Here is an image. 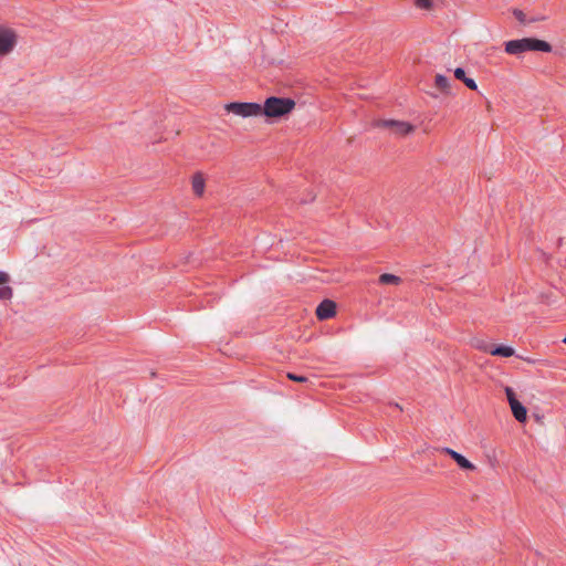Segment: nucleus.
Instances as JSON below:
<instances>
[{
	"mask_svg": "<svg viewBox=\"0 0 566 566\" xmlns=\"http://www.w3.org/2000/svg\"><path fill=\"white\" fill-rule=\"evenodd\" d=\"M513 15H514V17H515V19H516L517 21H520L522 24H526V23H528V22H530V21H527L525 13H524L522 10H520V9H514V10H513Z\"/></svg>",
	"mask_w": 566,
	"mask_h": 566,
	"instance_id": "16",
	"label": "nucleus"
},
{
	"mask_svg": "<svg viewBox=\"0 0 566 566\" xmlns=\"http://www.w3.org/2000/svg\"><path fill=\"white\" fill-rule=\"evenodd\" d=\"M475 347L482 352H485V353H489L490 354V349H492V346L489 345L484 340H476L475 343Z\"/></svg>",
	"mask_w": 566,
	"mask_h": 566,
	"instance_id": "18",
	"label": "nucleus"
},
{
	"mask_svg": "<svg viewBox=\"0 0 566 566\" xmlns=\"http://www.w3.org/2000/svg\"><path fill=\"white\" fill-rule=\"evenodd\" d=\"M224 108L244 118L262 115V105L254 102H232L227 104Z\"/></svg>",
	"mask_w": 566,
	"mask_h": 566,
	"instance_id": "3",
	"label": "nucleus"
},
{
	"mask_svg": "<svg viewBox=\"0 0 566 566\" xmlns=\"http://www.w3.org/2000/svg\"><path fill=\"white\" fill-rule=\"evenodd\" d=\"M562 342H563L564 344H566V336L563 338V340H562Z\"/></svg>",
	"mask_w": 566,
	"mask_h": 566,
	"instance_id": "23",
	"label": "nucleus"
},
{
	"mask_svg": "<svg viewBox=\"0 0 566 566\" xmlns=\"http://www.w3.org/2000/svg\"><path fill=\"white\" fill-rule=\"evenodd\" d=\"M490 354L493 356L511 357L515 354L514 348L506 345L492 346Z\"/></svg>",
	"mask_w": 566,
	"mask_h": 566,
	"instance_id": "10",
	"label": "nucleus"
},
{
	"mask_svg": "<svg viewBox=\"0 0 566 566\" xmlns=\"http://www.w3.org/2000/svg\"><path fill=\"white\" fill-rule=\"evenodd\" d=\"M454 77L459 81H462L464 85L470 90H478V85L472 77H468L465 71L462 67H457L454 70Z\"/></svg>",
	"mask_w": 566,
	"mask_h": 566,
	"instance_id": "8",
	"label": "nucleus"
},
{
	"mask_svg": "<svg viewBox=\"0 0 566 566\" xmlns=\"http://www.w3.org/2000/svg\"><path fill=\"white\" fill-rule=\"evenodd\" d=\"M315 313L319 321L329 319L336 315V303L326 298L317 305Z\"/></svg>",
	"mask_w": 566,
	"mask_h": 566,
	"instance_id": "5",
	"label": "nucleus"
},
{
	"mask_svg": "<svg viewBox=\"0 0 566 566\" xmlns=\"http://www.w3.org/2000/svg\"><path fill=\"white\" fill-rule=\"evenodd\" d=\"M415 4L420 9L429 10L432 8V0H415Z\"/></svg>",
	"mask_w": 566,
	"mask_h": 566,
	"instance_id": "17",
	"label": "nucleus"
},
{
	"mask_svg": "<svg viewBox=\"0 0 566 566\" xmlns=\"http://www.w3.org/2000/svg\"><path fill=\"white\" fill-rule=\"evenodd\" d=\"M505 395H506V398H507L510 405L512 403V401L517 400L515 392H514L513 388H511V387L505 388Z\"/></svg>",
	"mask_w": 566,
	"mask_h": 566,
	"instance_id": "20",
	"label": "nucleus"
},
{
	"mask_svg": "<svg viewBox=\"0 0 566 566\" xmlns=\"http://www.w3.org/2000/svg\"><path fill=\"white\" fill-rule=\"evenodd\" d=\"M434 85L441 93L448 94L450 90V80L442 74H437Z\"/></svg>",
	"mask_w": 566,
	"mask_h": 566,
	"instance_id": "11",
	"label": "nucleus"
},
{
	"mask_svg": "<svg viewBox=\"0 0 566 566\" xmlns=\"http://www.w3.org/2000/svg\"><path fill=\"white\" fill-rule=\"evenodd\" d=\"M10 282V275L7 272L0 271V285L8 284Z\"/></svg>",
	"mask_w": 566,
	"mask_h": 566,
	"instance_id": "21",
	"label": "nucleus"
},
{
	"mask_svg": "<svg viewBox=\"0 0 566 566\" xmlns=\"http://www.w3.org/2000/svg\"><path fill=\"white\" fill-rule=\"evenodd\" d=\"M442 452L449 454L461 469H463V470H474L475 469V465L472 462H470L461 453H459L450 448H447V447L442 449Z\"/></svg>",
	"mask_w": 566,
	"mask_h": 566,
	"instance_id": "6",
	"label": "nucleus"
},
{
	"mask_svg": "<svg viewBox=\"0 0 566 566\" xmlns=\"http://www.w3.org/2000/svg\"><path fill=\"white\" fill-rule=\"evenodd\" d=\"M380 284H392L398 285L401 282V279L395 274L384 273L378 279Z\"/></svg>",
	"mask_w": 566,
	"mask_h": 566,
	"instance_id": "13",
	"label": "nucleus"
},
{
	"mask_svg": "<svg viewBox=\"0 0 566 566\" xmlns=\"http://www.w3.org/2000/svg\"><path fill=\"white\" fill-rule=\"evenodd\" d=\"M192 190L197 196H201L205 190V179L200 174H197L192 178Z\"/></svg>",
	"mask_w": 566,
	"mask_h": 566,
	"instance_id": "12",
	"label": "nucleus"
},
{
	"mask_svg": "<svg viewBox=\"0 0 566 566\" xmlns=\"http://www.w3.org/2000/svg\"><path fill=\"white\" fill-rule=\"evenodd\" d=\"M17 44V35L10 29H0V55H7L13 51Z\"/></svg>",
	"mask_w": 566,
	"mask_h": 566,
	"instance_id": "4",
	"label": "nucleus"
},
{
	"mask_svg": "<svg viewBox=\"0 0 566 566\" xmlns=\"http://www.w3.org/2000/svg\"><path fill=\"white\" fill-rule=\"evenodd\" d=\"M396 119H378L375 122L376 127L387 128L392 132V128L397 125Z\"/></svg>",
	"mask_w": 566,
	"mask_h": 566,
	"instance_id": "15",
	"label": "nucleus"
},
{
	"mask_svg": "<svg viewBox=\"0 0 566 566\" xmlns=\"http://www.w3.org/2000/svg\"><path fill=\"white\" fill-rule=\"evenodd\" d=\"M13 296V290L11 286L3 284L0 285V300L1 301H9Z\"/></svg>",
	"mask_w": 566,
	"mask_h": 566,
	"instance_id": "14",
	"label": "nucleus"
},
{
	"mask_svg": "<svg viewBox=\"0 0 566 566\" xmlns=\"http://www.w3.org/2000/svg\"><path fill=\"white\" fill-rule=\"evenodd\" d=\"M413 129H415V127L410 123L403 122V120H398L397 125L392 128L391 133H394L397 136H406V135L412 133Z\"/></svg>",
	"mask_w": 566,
	"mask_h": 566,
	"instance_id": "9",
	"label": "nucleus"
},
{
	"mask_svg": "<svg viewBox=\"0 0 566 566\" xmlns=\"http://www.w3.org/2000/svg\"><path fill=\"white\" fill-rule=\"evenodd\" d=\"M552 45L536 38H523L505 42V52L511 55H520L527 51L552 52Z\"/></svg>",
	"mask_w": 566,
	"mask_h": 566,
	"instance_id": "1",
	"label": "nucleus"
},
{
	"mask_svg": "<svg viewBox=\"0 0 566 566\" xmlns=\"http://www.w3.org/2000/svg\"><path fill=\"white\" fill-rule=\"evenodd\" d=\"M514 418L518 422H525L527 419V409L518 401L514 400L510 405Z\"/></svg>",
	"mask_w": 566,
	"mask_h": 566,
	"instance_id": "7",
	"label": "nucleus"
},
{
	"mask_svg": "<svg viewBox=\"0 0 566 566\" xmlns=\"http://www.w3.org/2000/svg\"><path fill=\"white\" fill-rule=\"evenodd\" d=\"M287 378L296 382H306L308 379L305 376L287 373Z\"/></svg>",
	"mask_w": 566,
	"mask_h": 566,
	"instance_id": "19",
	"label": "nucleus"
},
{
	"mask_svg": "<svg viewBox=\"0 0 566 566\" xmlns=\"http://www.w3.org/2000/svg\"><path fill=\"white\" fill-rule=\"evenodd\" d=\"M314 198H315V197H314V196H312V197H311V198H308V199H302V200H301V202H302V203L312 202V201H314Z\"/></svg>",
	"mask_w": 566,
	"mask_h": 566,
	"instance_id": "22",
	"label": "nucleus"
},
{
	"mask_svg": "<svg viewBox=\"0 0 566 566\" xmlns=\"http://www.w3.org/2000/svg\"><path fill=\"white\" fill-rule=\"evenodd\" d=\"M295 107L294 99L290 97H268L262 106V115L271 118H280L290 114Z\"/></svg>",
	"mask_w": 566,
	"mask_h": 566,
	"instance_id": "2",
	"label": "nucleus"
}]
</instances>
